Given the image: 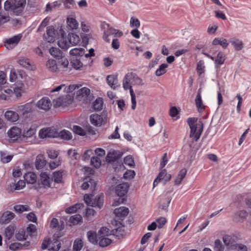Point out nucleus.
<instances>
[{"label":"nucleus","mask_w":251,"mask_h":251,"mask_svg":"<svg viewBox=\"0 0 251 251\" xmlns=\"http://www.w3.org/2000/svg\"><path fill=\"white\" fill-rule=\"evenodd\" d=\"M65 86L64 84H61L50 90V93L48 94V96L50 97L52 100V104L54 108L59 107H66L71 104L72 102V100L70 96H66V97H60L56 99L53 98L54 96H56L58 92Z\"/></svg>","instance_id":"nucleus-1"},{"label":"nucleus","mask_w":251,"mask_h":251,"mask_svg":"<svg viewBox=\"0 0 251 251\" xmlns=\"http://www.w3.org/2000/svg\"><path fill=\"white\" fill-rule=\"evenodd\" d=\"M187 122L190 128V137L197 141L200 138L203 129V124L198 118H188Z\"/></svg>","instance_id":"nucleus-2"},{"label":"nucleus","mask_w":251,"mask_h":251,"mask_svg":"<svg viewBox=\"0 0 251 251\" xmlns=\"http://www.w3.org/2000/svg\"><path fill=\"white\" fill-rule=\"evenodd\" d=\"M26 4L25 0H6L4 4L5 10H11L16 15H20Z\"/></svg>","instance_id":"nucleus-3"},{"label":"nucleus","mask_w":251,"mask_h":251,"mask_svg":"<svg viewBox=\"0 0 251 251\" xmlns=\"http://www.w3.org/2000/svg\"><path fill=\"white\" fill-rule=\"evenodd\" d=\"M76 98L85 104L90 102L92 99L90 90L87 87H83L76 92Z\"/></svg>","instance_id":"nucleus-4"},{"label":"nucleus","mask_w":251,"mask_h":251,"mask_svg":"<svg viewBox=\"0 0 251 251\" xmlns=\"http://www.w3.org/2000/svg\"><path fill=\"white\" fill-rule=\"evenodd\" d=\"M107 120V115L104 112H102L100 114H93L90 116L91 124L97 127L104 125L106 123Z\"/></svg>","instance_id":"nucleus-5"},{"label":"nucleus","mask_w":251,"mask_h":251,"mask_svg":"<svg viewBox=\"0 0 251 251\" xmlns=\"http://www.w3.org/2000/svg\"><path fill=\"white\" fill-rule=\"evenodd\" d=\"M7 134L12 143L19 142L22 138L21 129L16 126L11 127L8 131Z\"/></svg>","instance_id":"nucleus-6"},{"label":"nucleus","mask_w":251,"mask_h":251,"mask_svg":"<svg viewBox=\"0 0 251 251\" xmlns=\"http://www.w3.org/2000/svg\"><path fill=\"white\" fill-rule=\"evenodd\" d=\"M129 185L127 183L123 182L115 187V193L120 198H126L128 191Z\"/></svg>","instance_id":"nucleus-7"},{"label":"nucleus","mask_w":251,"mask_h":251,"mask_svg":"<svg viewBox=\"0 0 251 251\" xmlns=\"http://www.w3.org/2000/svg\"><path fill=\"white\" fill-rule=\"evenodd\" d=\"M61 235L54 234L53 236V241H50L48 238V251H58L61 248V243L58 240Z\"/></svg>","instance_id":"nucleus-8"},{"label":"nucleus","mask_w":251,"mask_h":251,"mask_svg":"<svg viewBox=\"0 0 251 251\" xmlns=\"http://www.w3.org/2000/svg\"><path fill=\"white\" fill-rule=\"evenodd\" d=\"M34 105L33 101H32L24 105H19L16 109L17 112L25 116L32 112Z\"/></svg>","instance_id":"nucleus-9"},{"label":"nucleus","mask_w":251,"mask_h":251,"mask_svg":"<svg viewBox=\"0 0 251 251\" xmlns=\"http://www.w3.org/2000/svg\"><path fill=\"white\" fill-rule=\"evenodd\" d=\"M22 37V34H18L11 38L6 39L4 41V46L7 48L8 47L13 48L18 44Z\"/></svg>","instance_id":"nucleus-10"},{"label":"nucleus","mask_w":251,"mask_h":251,"mask_svg":"<svg viewBox=\"0 0 251 251\" xmlns=\"http://www.w3.org/2000/svg\"><path fill=\"white\" fill-rule=\"evenodd\" d=\"M101 27L102 29L106 32H107L109 35H114L115 36L121 37L123 35V32L119 30L110 27L109 25L105 22L101 24Z\"/></svg>","instance_id":"nucleus-11"},{"label":"nucleus","mask_w":251,"mask_h":251,"mask_svg":"<svg viewBox=\"0 0 251 251\" xmlns=\"http://www.w3.org/2000/svg\"><path fill=\"white\" fill-rule=\"evenodd\" d=\"M67 28L69 30L76 29L78 27V23L76 20L75 15L71 14L67 16L66 19Z\"/></svg>","instance_id":"nucleus-12"},{"label":"nucleus","mask_w":251,"mask_h":251,"mask_svg":"<svg viewBox=\"0 0 251 251\" xmlns=\"http://www.w3.org/2000/svg\"><path fill=\"white\" fill-rule=\"evenodd\" d=\"M226 59L225 54L222 51H219L217 54L216 57H214L215 68L217 72L219 71L220 67L223 65Z\"/></svg>","instance_id":"nucleus-13"},{"label":"nucleus","mask_w":251,"mask_h":251,"mask_svg":"<svg viewBox=\"0 0 251 251\" xmlns=\"http://www.w3.org/2000/svg\"><path fill=\"white\" fill-rule=\"evenodd\" d=\"M134 74L132 73H128L123 78V85L125 90H128L131 87V84L133 82Z\"/></svg>","instance_id":"nucleus-14"},{"label":"nucleus","mask_w":251,"mask_h":251,"mask_svg":"<svg viewBox=\"0 0 251 251\" xmlns=\"http://www.w3.org/2000/svg\"><path fill=\"white\" fill-rule=\"evenodd\" d=\"M47 186V172H42L40 175V179L38 180L37 184L35 186V189H39L42 188H45Z\"/></svg>","instance_id":"nucleus-15"},{"label":"nucleus","mask_w":251,"mask_h":251,"mask_svg":"<svg viewBox=\"0 0 251 251\" xmlns=\"http://www.w3.org/2000/svg\"><path fill=\"white\" fill-rule=\"evenodd\" d=\"M106 82L108 85L112 89H116L120 86L118 83L117 75H111L106 77Z\"/></svg>","instance_id":"nucleus-16"},{"label":"nucleus","mask_w":251,"mask_h":251,"mask_svg":"<svg viewBox=\"0 0 251 251\" xmlns=\"http://www.w3.org/2000/svg\"><path fill=\"white\" fill-rule=\"evenodd\" d=\"M37 32L43 35L45 40L47 39L46 34H47V17L45 18L42 22L38 28Z\"/></svg>","instance_id":"nucleus-17"},{"label":"nucleus","mask_w":251,"mask_h":251,"mask_svg":"<svg viewBox=\"0 0 251 251\" xmlns=\"http://www.w3.org/2000/svg\"><path fill=\"white\" fill-rule=\"evenodd\" d=\"M114 213L115 216L120 218H124L129 213V209L125 206H121L116 208L114 210Z\"/></svg>","instance_id":"nucleus-18"},{"label":"nucleus","mask_w":251,"mask_h":251,"mask_svg":"<svg viewBox=\"0 0 251 251\" xmlns=\"http://www.w3.org/2000/svg\"><path fill=\"white\" fill-rule=\"evenodd\" d=\"M47 161L45 156L42 154L38 155L35 162V165L37 170H40L46 165Z\"/></svg>","instance_id":"nucleus-19"},{"label":"nucleus","mask_w":251,"mask_h":251,"mask_svg":"<svg viewBox=\"0 0 251 251\" xmlns=\"http://www.w3.org/2000/svg\"><path fill=\"white\" fill-rule=\"evenodd\" d=\"M103 198L104 196L102 193L96 196L95 198L93 200V204L92 206L94 207H98V208L100 209L103 206Z\"/></svg>","instance_id":"nucleus-20"},{"label":"nucleus","mask_w":251,"mask_h":251,"mask_svg":"<svg viewBox=\"0 0 251 251\" xmlns=\"http://www.w3.org/2000/svg\"><path fill=\"white\" fill-rule=\"evenodd\" d=\"M98 233L93 230H90L87 232V237L89 242L93 245H97L98 243V240L97 239Z\"/></svg>","instance_id":"nucleus-21"},{"label":"nucleus","mask_w":251,"mask_h":251,"mask_svg":"<svg viewBox=\"0 0 251 251\" xmlns=\"http://www.w3.org/2000/svg\"><path fill=\"white\" fill-rule=\"evenodd\" d=\"M5 118L10 122H15L19 119L18 114L15 111H7L5 113Z\"/></svg>","instance_id":"nucleus-22"},{"label":"nucleus","mask_w":251,"mask_h":251,"mask_svg":"<svg viewBox=\"0 0 251 251\" xmlns=\"http://www.w3.org/2000/svg\"><path fill=\"white\" fill-rule=\"evenodd\" d=\"M24 178L27 183L34 184L37 181V176L33 172H27L24 175Z\"/></svg>","instance_id":"nucleus-23"},{"label":"nucleus","mask_w":251,"mask_h":251,"mask_svg":"<svg viewBox=\"0 0 251 251\" xmlns=\"http://www.w3.org/2000/svg\"><path fill=\"white\" fill-rule=\"evenodd\" d=\"M15 215L14 213L7 211L2 215L1 220L3 224H7L14 219Z\"/></svg>","instance_id":"nucleus-24"},{"label":"nucleus","mask_w":251,"mask_h":251,"mask_svg":"<svg viewBox=\"0 0 251 251\" xmlns=\"http://www.w3.org/2000/svg\"><path fill=\"white\" fill-rule=\"evenodd\" d=\"M68 39L69 41L71 46H75L80 41L79 36L75 33H69Z\"/></svg>","instance_id":"nucleus-25"},{"label":"nucleus","mask_w":251,"mask_h":251,"mask_svg":"<svg viewBox=\"0 0 251 251\" xmlns=\"http://www.w3.org/2000/svg\"><path fill=\"white\" fill-rule=\"evenodd\" d=\"M212 44L215 46L220 45L224 49H226L228 46L226 39L223 38H215L212 41Z\"/></svg>","instance_id":"nucleus-26"},{"label":"nucleus","mask_w":251,"mask_h":251,"mask_svg":"<svg viewBox=\"0 0 251 251\" xmlns=\"http://www.w3.org/2000/svg\"><path fill=\"white\" fill-rule=\"evenodd\" d=\"M59 47L62 49L67 50L71 46L70 42L67 37H65L62 36L60 39L57 41Z\"/></svg>","instance_id":"nucleus-27"},{"label":"nucleus","mask_w":251,"mask_h":251,"mask_svg":"<svg viewBox=\"0 0 251 251\" xmlns=\"http://www.w3.org/2000/svg\"><path fill=\"white\" fill-rule=\"evenodd\" d=\"M49 52L51 56L56 59H59L62 56L61 50L56 47H51L49 50Z\"/></svg>","instance_id":"nucleus-28"},{"label":"nucleus","mask_w":251,"mask_h":251,"mask_svg":"<svg viewBox=\"0 0 251 251\" xmlns=\"http://www.w3.org/2000/svg\"><path fill=\"white\" fill-rule=\"evenodd\" d=\"M50 227L55 228L57 230L61 231L63 229L64 227V223L62 222L61 224L59 225L58 219L54 218L50 222Z\"/></svg>","instance_id":"nucleus-29"},{"label":"nucleus","mask_w":251,"mask_h":251,"mask_svg":"<svg viewBox=\"0 0 251 251\" xmlns=\"http://www.w3.org/2000/svg\"><path fill=\"white\" fill-rule=\"evenodd\" d=\"M187 173V170L185 168L182 169L178 173L176 179L175 180V184L179 185L182 179L185 177Z\"/></svg>","instance_id":"nucleus-30"},{"label":"nucleus","mask_w":251,"mask_h":251,"mask_svg":"<svg viewBox=\"0 0 251 251\" xmlns=\"http://www.w3.org/2000/svg\"><path fill=\"white\" fill-rule=\"evenodd\" d=\"M103 105V100L101 98H98L93 102L92 107L96 111H100Z\"/></svg>","instance_id":"nucleus-31"},{"label":"nucleus","mask_w":251,"mask_h":251,"mask_svg":"<svg viewBox=\"0 0 251 251\" xmlns=\"http://www.w3.org/2000/svg\"><path fill=\"white\" fill-rule=\"evenodd\" d=\"M230 42L234 46L236 50H240L243 48V44L241 41L236 38H232L230 40Z\"/></svg>","instance_id":"nucleus-32"},{"label":"nucleus","mask_w":251,"mask_h":251,"mask_svg":"<svg viewBox=\"0 0 251 251\" xmlns=\"http://www.w3.org/2000/svg\"><path fill=\"white\" fill-rule=\"evenodd\" d=\"M83 206V204L76 203L65 209V211L67 214H72L76 212Z\"/></svg>","instance_id":"nucleus-33"},{"label":"nucleus","mask_w":251,"mask_h":251,"mask_svg":"<svg viewBox=\"0 0 251 251\" xmlns=\"http://www.w3.org/2000/svg\"><path fill=\"white\" fill-rule=\"evenodd\" d=\"M19 64L22 67L28 70H32V66L30 63L29 60L27 58H20L18 61Z\"/></svg>","instance_id":"nucleus-34"},{"label":"nucleus","mask_w":251,"mask_h":251,"mask_svg":"<svg viewBox=\"0 0 251 251\" xmlns=\"http://www.w3.org/2000/svg\"><path fill=\"white\" fill-rule=\"evenodd\" d=\"M15 230V227L14 226L9 225L5 230V235L6 239L10 240L13 236Z\"/></svg>","instance_id":"nucleus-35"},{"label":"nucleus","mask_w":251,"mask_h":251,"mask_svg":"<svg viewBox=\"0 0 251 251\" xmlns=\"http://www.w3.org/2000/svg\"><path fill=\"white\" fill-rule=\"evenodd\" d=\"M111 235L110 230L105 226H102L98 230V236L99 238L107 237Z\"/></svg>","instance_id":"nucleus-36"},{"label":"nucleus","mask_w":251,"mask_h":251,"mask_svg":"<svg viewBox=\"0 0 251 251\" xmlns=\"http://www.w3.org/2000/svg\"><path fill=\"white\" fill-rule=\"evenodd\" d=\"M13 157V155H7L4 151H0V161L3 163H7L11 161Z\"/></svg>","instance_id":"nucleus-37"},{"label":"nucleus","mask_w":251,"mask_h":251,"mask_svg":"<svg viewBox=\"0 0 251 251\" xmlns=\"http://www.w3.org/2000/svg\"><path fill=\"white\" fill-rule=\"evenodd\" d=\"M85 49L82 48H74L70 50V54L73 56H82L84 54Z\"/></svg>","instance_id":"nucleus-38"},{"label":"nucleus","mask_w":251,"mask_h":251,"mask_svg":"<svg viewBox=\"0 0 251 251\" xmlns=\"http://www.w3.org/2000/svg\"><path fill=\"white\" fill-rule=\"evenodd\" d=\"M58 137L66 140H69L72 138V135L70 131L63 129L59 132Z\"/></svg>","instance_id":"nucleus-39"},{"label":"nucleus","mask_w":251,"mask_h":251,"mask_svg":"<svg viewBox=\"0 0 251 251\" xmlns=\"http://www.w3.org/2000/svg\"><path fill=\"white\" fill-rule=\"evenodd\" d=\"M168 65L166 63L161 64L159 68L155 71V74L157 76H160L165 74L166 72V69L168 68Z\"/></svg>","instance_id":"nucleus-40"},{"label":"nucleus","mask_w":251,"mask_h":251,"mask_svg":"<svg viewBox=\"0 0 251 251\" xmlns=\"http://www.w3.org/2000/svg\"><path fill=\"white\" fill-rule=\"evenodd\" d=\"M63 170L55 171L53 173L52 179L56 183H60L62 180Z\"/></svg>","instance_id":"nucleus-41"},{"label":"nucleus","mask_w":251,"mask_h":251,"mask_svg":"<svg viewBox=\"0 0 251 251\" xmlns=\"http://www.w3.org/2000/svg\"><path fill=\"white\" fill-rule=\"evenodd\" d=\"M14 210L19 213H22L25 211H28L30 210V207L27 205L18 204L14 206Z\"/></svg>","instance_id":"nucleus-42"},{"label":"nucleus","mask_w":251,"mask_h":251,"mask_svg":"<svg viewBox=\"0 0 251 251\" xmlns=\"http://www.w3.org/2000/svg\"><path fill=\"white\" fill-rule=\"evenodd\" d=\"M61 161L60 157L51 159L50 162H48V164L51 170H53L61 165Z\"/></svg>","instance_id":"nucleus-43"},{"label":"nucleus","mask_w":251,"mask_h":251,"mask_svg":"<svg viewBox=\"0 0 251 251\" xmlns=\"http://www.w3.org/2000/svg\"><path fill=\"white\" fill-rule=\"evenodd\" d=\"M83 246V243L81 239H76L73 244L72 251H80Z\"/></svg>","instance_id":"nucleus-44"},{"label":"nucleus","mask_w":251,"mask_h":251,"mask_svg":"<svg viewBox=\"0 0 251 251\" xmlns=\"http://www.w3.org/2000/svg\"><path fill=\"white\" fill-rule=\"evenodd\" d=\"M36 106L41 109L47 110V97H44L41 100H39L36 104Z\"/></svg>","instance_id":"nucleus-45"},{"label":"nucleus","mask_w":251,"mask_h":251,"mask_svg":"<svg viewBox=\"0 0 251 251\" xmlns=\"http://www.w3.org/2000/svg\"><path fill=\"white\" fill-rule=\"evenodd\" d=\"M159 173H162L161 176L159 178L161 180H163L164 181V184H166L171 180L172 176L170 174L167 173L166 169H162Z\"/></svg>","instance_id":"nucleus-46"},{"label":"nucleus","mask_w":251,"mask_h":251,"mask_svg":"<svg viewBox=\"0 0 251 251\" xmlns=\"http://www.w3.org/2000/svg\"><path fill=\"white\" fill-rule=\"evenodd\" d=\"M99 239V245L101 247H107L112 242V240L107 237H101Z\"/></svg>","instance_id":"nucleus-47"},{"label":"nucleus","mask_w":251,"mask_h":251,"mask_svg":"<svg viewBox=\"0 0 251 251\" xmlns=\"http://www.w3.org/2000/svg\"><path fill=\"white\" fill-rule=\"evenodd\" d=\"M48 42H53L55 41L54 29L52 26H48Z\"/></svg>","instance_id":"nucleus-48"},{"label":"nucleus","mask_w":251,"mask_h":251,"mask_svg":"<svg viewBox=\"0 0 251 251\" xmlns=\"http://www.w3.org/2000/svg\"><path fill=\"white\" fill-rule=\"evenodd\" d=\"M71 64L72 66L76 70H80L83 67V64L80 59L77 58L72 59Z\"/></svg>","instance_id":"nucleus-49"},{"label":"nucleus","mask_w":251,"mask_h":251,"mask_svg":"<svg viewBox=\"0 0 251 251\" xmlns=\"http://www.w3.org/2000/svg\"><path fill=\"white\" fill-rule=\"evenodd\" d=\"M58 69L56 61L54 60L48 59V71L55 72Z\"/></svg>","instance_id":"nucleus-50"},{"label":"nucleus","mask_w":251,"mask_h":251,"mask_svg":"<svg viewBox=\"0 0 251 251\" xmlns=\"http://www.w3.org/2000/svg\"><path fill=\"white\" fill-rule=\"evenodd\" d=\"M82 220V217L80 215L75 214L70 218L69 222L73 225H76L81 222Z\"/></svg>","instance_id":"nucleus-51"},{"label":"nucleus","mask_w":251,"mask_h":251,"mask_svg":"<svg viewBox=\"0 0 251 251\" xmlns=\"http://www.w3.org/2000/svg\"><path fill=\"white\" fill-rule=\"evenodd\" d=\"M61 5L60 0H56L52 3H48V12L57 9Z\"/></svg>","instance_id":"nucleus-52"},{"label":"nucleus","mask_w":251,"mask_h":251,"mask_svg":"<svg viewBox=\"0 0 251 251\" xmlns=\"http://www.w3.org/2000/svg\"><path fill=\"white\" fill-rule=\"evenodd\" d=\"M59 132L57 129L54 127H48V138H56L58 137Z\"/></svg>","instance_id":"nucleus-53"},{"label":"nucleus","mask_w":251,"mask_h":251,"mask_svg":"<svg viewBox=\"0 0 251 251\" xmlns=\"http://www.w3.org/2000/svg\"><path fill=\"white\" fill-rule=\"evenodd\" d=\"M26 232L30 236H34L37 233L36 226L33 224L28 225L26 228Z\"/></svg>","instance_id":"nucleus-54"},{"label":"nucleus","mask_w":251,"mask_h":251,"mask_svg":"<svg viewBox=\"0 0 251 251\" xmlns=\"http://www.w3.org/2000/svg\"><path fill=\"white\" fill-rule=\"evenodd\" d=\"M195 102L196 106L198 109H204V106L202 104V101L200 92H199L197 95L196 98L195 99Z\"/></svg>","instance_id":"nucleus-55"},{"label":"nucleus","mask_w":251,"mask_h":251,"mask_svg":"<svg viewBox=\"0 0 251 251\" xmlns=\"http://www.w3.org/2000/svg\"><path fill=\"white\" fill-rule=\"evenodd\" d=\"M91 164L96 168H99L101 165V160L99 156H93L91 159Z\"/></svg>","instance_id":"nucleus-56"},{"label":"nucleus","mask_w":251,"mask_h":251,"mask_svg":"<svg viewBox=\"0 0 251 251\" xmlns=\"http://www.w3.org/2000/svg\"><path fill=\"white\" fill-rule=\"evenodd\" d=\"M130 26L131 27H135L138 28L140 26V22L139 20L135 17H132L130 19Z\"/></svg>","instance_id":"nucleus-57"},{"label":"nucleus","mask_w":251,"mask_h":251,"mask_svg":"<svg viewBox=\"0 0 251 251\" xmlns=\"http://www.w3.org/2000/svg\"><path fill=\"white\" fill-rule=\"evenodd\" d=\"M73 130L75 133L80 136H84L86 134L85 131L78 126H74Z\"/></svg>","instance_id":"nucleus-58"},{"label":"nucleus","mask_w":251,"mask_h":251,"mask_svg":"<svg viewBox=\"0 0 251 251\" xmlns=\"http://www.w3.org/2000/svg\"><path fill=\"white\" fill-rule=\"evenodd\" d=\"M35 134V129L34 128H30L25 132H24L22 134V139L31 137Z\"/></svg>","instance_id":"nucleus-59"},{"label":"nucleus","mask_w":251,"mask_h":251,"mask_svg":"<svg viewBox=\"0 0 251 251\" xmlns=\"http://www.w3.org/2000/svg\"><path fill=\"white\" fill-rule=\"evenodd\" d=\"M124 163L129 167H133L134 166V161L131 155H127L124 158Z\"/></svg>","instance_id":"nucleus-60"},{"label":"nucleus","mask_w":251,"mask_h":251,"mask_svg":"<svg viewBox=\"0 0 251 251\" xmlns=\"http://www.w3.org/2000/svg\"><path fill=\"white\" fill-rule=\"evenodd\" d=\"M23 84L22 83L20 86H17L14 88V94L17 98H20L22 96V93L24 92Z\"/></svg>","instance_id":"nucleus-61"},{"label":"nucleus","mask_w":251,"mask_h":251,"mask_svg":"<svg viewBox=\"0 0 251 251\" xmlns=\"http://www.w3.org/2000/svg\"><path fill=\"white\" fill-rule=\"evenodd\" d=\"M34 51L39 56L43 57L44 54L46 52V50L44 47L41 45L39 47L35 48Z\"/></svg>","instance_id":"nucleus-62"},{"label":"nucleus","mask_w":251,"mask_h":251,"mask_svg":"<svg viewBox=\"0 0 251 251\" xmlns=\"http://www.w3.org/2000/svg\"><path fill=\"white\" fill-rule=\"evenodd\" d=\"M224 247L223 246L221 241L217 239L214 242V250L215 251H224Z\"/></svg>","instance_id":"nucleus-63"},{"label":"nucleus","mask_w":251,"mask_h":251,"mask_svg":"<svg viewBox=\"0 0 251 251\" xmlns=\"http://www.w3.org/2000/svg\"><path fill=\"white\" fill-rule=\"evenodd\" d=\"M157 226L159 228H162L166 223L167 220L165 217H161L155 221Z\"/></svg>","instance_id":"nucleus-64"}]
</instances>
